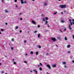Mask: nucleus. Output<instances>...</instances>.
Here are the masks:
<instances>
[{
	"mask_svg": "<svg viewBox=\"0 0 74 74\" xmlns=\"http://www.w3.org/2000/svg\"><path fill=\"white\" fill-rule=\"evenodd\" d=\"M60 6L61 8H66V5H61Z\"/></svg>",
	"mask_w": 74,
	"mask_h": 74,
	"instance_id": "obj_1",
	"label": "nucleus"
},
{
	"mask_svg": "<svg viewBox=\"0 0 74 74\" xmlns=\"http://www.w3.org/2000/svg\"><path fill=\"white\" fill-rule=\"evenodd\" d=\"M51 40H53L54 42H55V41H56V39L55 38H52Z\"/></svg>",
	"mask_w": 74,
	"mask_h": 74,
	"instance_id": "obj_2",
	"label": "nucleus"
},
{
	"mask_svg": "<svg viewBox=\"0 0 74 74\" xmlns=\"http://www.w3.org/2000/svg\"><path fill=\"white\" fill-rule=\"evenodd\" d=\"M69 21L70 22L69 23L71 24V26H72L73 24H72V23L71 22V19H69Z\"/></svg>",
	"mask_w": 74,
	"mask_h": 74,
	"instance_id": "obj_3",
	"label": "nucleus"
},
{
	"mask_svg": "<svg viewBox=\"0 0 74 74\" xmlns=\"http://www.w3.org/2000/svg\"><path fill=\"white\" fill-rule=\"evenodd\" d=\"M47 67H48L49 69H51V67L50 65H49V64H47Z\"/></svg>",
	"mask_w": 74,
	"mask_h": 74,
	"instance_id": "obj_4",
	"label": "nucleus"
},
{
	"mask_svg": "<svg viewBox=\"0 0 74 74\" xmlns=\"http://www.w3.org/2000/svg\"><path fill=\"white\" fill-rule=\"evenodd\" d=\"M32 23L33 24H36V23L35 22V21L33 20H32Z\"/></svg>",
	"mask_w": 74,
	"mask_h": 74,
	"instance_id": "obj_5",
	"label": "nucleus"
},
{
	"mask_svg": "<svg viewBox=\"0 0 74 74\" xmlns=\"http://www.w3.org/2000/svg\"><path fill=\"white\" fill-rule=\"evenodd\" d=\"M69 29L70 30H71V29H72L71 27V25H69Z\"/></svg>",
	"mask_w": 74,
	"mask_h": 74,
	"instance_id": "obj_6",
	"label": "nucleus"
},
{
	"mask_svg": "<svg viewBox=\"0 0 74 74\" xmlns=\"http://www.w3.org/2000/svg\"><path fill=\"white\" fill-rule=\"evenodd\" d=\"M44 5L45 6H47V3L45 2L44 3Z\"/></svg>",
	"mask_w": 74,
	"mask_h": 74,
	"instance_id": "obj_7",
	"label": "nucleus"
},
{
	"mask_svg": "<svg viewBox=\"0 0 74 74\" xmlns=\"http://www.w3.org/2000/svg\"><path fill=\"white\" fill-rule=\"evenodd\" d=\"M21 4H23L24 3V2H23V0H21Z\"/></svg>",
	"mask_w": 74,
	"mask_h": 74,
	"instance_id": "obj_8",
	"label": "nucleus"
},
{
	"mask_svg": "<svg viewBox=\"0 0 74 74\" xmlns=\"http://www.w3.org/2000/svg\"><path fill=\"white\" fill-rule=\"evenodd\" d=\"M53 67H56V64H55L54 65L52 66Z\"/></svg>",
	"mask_w": 74,
	"mask_h": 74,
	"instance_id": "obj_9",
	"label": "nucleus"
},
{
	"mask_svg": "<svg viewBox=\"0 0 74 74\" xmlns=\"http://www.w3.org/2000/svg\"><path fill=\"white\" fill-rule=\"evenodd\" d=\"M5 13H8V11H7V10H5Z\"/></svg>",
	"mask_w": 74,
	"mask_h": 74,
	"instance_id": "obj_10",
	"label": "nucleus"
},
{
	"mask_svg": "<svg viewBox=\"0 0 74 74\" xmlns=\"http://www.w3.org/2000/svg\"><path fill=\"white\" fill-rule=\"evenodd\" d=\"M45 19L44 18H42V21L43 22H45Z\"/></svg>",
	"mask_w": 74,
	"mask_h": 74,
	"instance_id": "obj_11",
	"label": "nucleus"
},
{
	"mask_svg": "<svg viewBox=\"0 0 74 74\" xmlns=\"http://www.w3.org/2000/svg\"><path fill=\"white\" fill-rule=\"evenodd\" d=\"M40 34H39L38 35V38H39V37H40Z\"/></svg>",
	"mask_w": 74,
	"mask_h": 74,
	"instance_id": "obj_12",
	"label": "nucleus"
},
{
	"mask_svg": "<svg viewBox=\"0 0 74 74\" xmlns=\"http://www.w3.org/2000/svg\"><path fill=\"white\" fill-rule=\"evenodd\" d=\"M66 63V62H62L63 64H65Z\"/></svg>",
	"mask_w": 74,
	"mask_h": 74,
	"instance_id": "obj_13",
	"label": "nucleus"
},
{
	"mask_svg": "<svg viewBox=\"0 0 74 74\" xmlns=\"http://www.w3.org/2000/svg\"><path fill=\"white\" fill-rule=\"evenodd\" d=\"M48 21H46L45 23V25H47V23H48Z\"/></svg>",
	"mask_w": 74,
	"mask_h": 74,
	"instance_id": "obj_14",
	"label": "nucleus"
},
{
	"mask_svg": "<svg viewBox=\"0 0 74 74\" xmlns=\"http://www.w3.org/2000/svg\"><path fill=\"white\" fill-rule=\"evenodd\" d=\"M48 17H46V18H45V20H46V21H48Z\"/></svg>",
	"mask_w": 74,
	"mask_h": 74,
	"instance_id": "obj_15",
	"label": "nucleus"
},
{
	"mask_svg": "<svg viewBox=\"0 0 74 74\" xmlns=\"http://www.w3.org/2000/svg\"><path fill=\"white\" fill-rule=\"evenodd\" d=\"M38 48H39V49H40V48H41V47L40 45H39L38 46Z\"/></svg>",
	"mask_w": 74,
	"mask_h": 74,
	"instance_id": "obj_16",
	"label": "nucleus"
},
{
	"mask_svg": "<svg viewBox=\"0 0 74 74\" xmlns=\"http://www.w3.org/2000/svg\"><path fill=\"white\" fill-rule=\"evenodd\" d=\"M57 38L59 40H60V37H59V36H58Z\"/></svg>",
	"mask_w": 74,
	"mask_h": 74,
	"instance_id": "obj_17",
	"label": "nucleus"
},
{
	"mask_svg": "<svg viewBox=\"0 0 74 74\" xmlns=\"http://www.w3.org/2000/svg\"><path fill=\"white\" fill-rule=\"evenodd\" d=\"M30 53H31V54H33V51H31V52H30Z\"/></svg>",
	"mask_w": 74,
	"mask_h": 74,
	"instance_id": "obj_18",
	"label": "nucleus"
},
{
	"mask_svg": "<svg viewBox=\"0 0 74 74\" xmlns=\"http://www.w3.org/2000/svg\"><path fill=\"white\" fill-rule=\"evenodd\" d=\"M70 45H68L67 46V48H70Z\"/></svg>",
	"mask_w": 74,
	"mask_h": 74,
	"instance_id": "obj_19",
	"label": "nucleus"
},
{
	"mask_svg": "<svg viewBox=\"0 0 74 74\" xmlns=\"http://www.w3.org/2000/svg\"><path fill=\"white\" fill-rule=\"evenodd\" d=\"M65 40H67V38H66V36L65 37Z\"/></svg>",
	"mask_w": 74,
	"mask_h": 74,
	"instance_id": "obj_20",
	"label": "nucleus"
},
{
	"mask_svg": "<svg viewBox=\"0 0 74 74\" xmlns=\"http://www.w3.org/2000/svg\"><path fill=\"white\" fill-rule=\"evenodd\" d=\"M39 64L40 65V66H42V64L41 63H40Z\"/></svg>",
	"mask_w": 74,
	"mask_h": 74,
	"instance_id": "obj_21",
	"label": "nucleus"
},
{
	"mask_svg": "<svg viewBox=\"0 0 74 74\" xmlns=\"http://www.w3.org/2000/svg\"><path fill=\"white\" fill-rule=\"evenodd\" d=\"M38 52H36V55H38Z\"/></svg>",
	"mask_w": 74,
	"mask_h": 74,
	"instance_id": "obj_22",
	"label": "nucleus"
},
{
	"mask_svg": "<svg viewBox=\"0 0 74 74\" xmlns=\"http://www.w3.org/2000/svg\"><path fill=\"white\" fill-rule=\"evenodd\" d=\"M39 70L40 71H42V68H39Z\"/></svg>",
	"mask_w": 74,
	"mask_h": 74,
	"instance_id": "obj_23",
	"label": "nucleus"
},
{
	"mask_svg": "<svg viewBox=\"0 0 74 74\" xmlns=\"http://www.w3.org/2000/svg\"><path fill=\"white\" fill-rule=\"evenodd\" d=\"M61 22H62V23H64V21L63 20H61Z\"/></svg>",
	"mask_w": 74,
	"mask_h": 74,
	"instance_id": "obj_24",
	"label": "nucleus"
},
{
	"mask_svg": "<svg viewBox=\"0 0 74 74\" xmlns=\"http://www.w3.org/2000/svg\"><path fill=\"white\" fill-rule=\"evenodd\" d=\"M37 31H35L34 32V33H37Z\"/></svg>",
	"mask_w": 74,
	"mask_h": 74,
	"instance_id": "obj_25",
	"label": "nucleus"
},
{
	"mask_svg": "<svg viewBox=\"0 0 74 74\" xmlns=\"http://www.w3.org/2000/svg\"><path fill=\"white\" fill-rule=\"evenodd\" d=\"M1 31L2 32H3L4 31V29H1Z\"/></svg>",
	"mask_w": 74,
	"mask_h": 74,
	"instance_id": "obj_26",
	"label": "nucleus"
},
{
	"mask_svg": "<svg viewBox=\"0 0 74 74\" xmlns=\"http://www.w3.org/2000/svg\"><path fill=\"white\" fill-rule=\"evenodd\" d=\"M16 29H18V27L16 26Z\"/></svg>",
	"mask_w": 74,
	"mask_h": 74,
	"instance_id": "obj_27",
	"label": "nucleus"
},
{
	"mask_svg": "<svg viewBox=\"0 0 74 74\" xmlns=\"http://www.w3.org/2000/svg\"><path fill=\"white\" fill-rule=\"evenodd\" d=\"M11 48V49H12V50H14V47H12Z\"/></svg>",
	"mask_w": 74,
	"mask_h": 74,
	"instance_id": "obj_28",
	"label": "nucleus"
},
{
	"mask_svg": "<svg viewBox=\"0 0 74 74\" xmlns=\"http://www.w3.org/2000/svg\"><path fill=\"white\" fill-rule=\"evenodd\" d=\"M56 14H57V12H56L55 13H54V15H56Z\"/></svg>",
	"mask_w": 74,
	"mask_h": 74,
	"instance_id": "obj_29",
	"label": "nucleus"
},
{
	"mask_svg": "<svg viewBox=\"0 0 74 74\" xmlns=\"http://www.w3.org/2000/svg\"><path fill=\"white\" fill-rule=\"evenodd\" d=\"M40 27V25H38V28H39V27Z\"/></svg>",
	"mask_w": 74,
	"mask_h": 74,
	"instance_id": "obj_30",
	"label": "nucleus"
},
{
	"mask_svg": "<svg viewBox=\"0 0 74 74\" xmlns=\"http://www.w3.org/2000/svg\"><path fill=\"white\" fill-rule=\"evenodd\" d=\"M64 67L65 68H66V69H67V66H64Z\"/></svg>",
	"mask_w": 74,
	"mask_h": 74,
	"instance_id": "obj_31",
	"label": "nucleus"
},
{
	"mask_svg": "<svg viewBox=\"0 0 74 74\" xmlns=\"http://www.w3.org/2000/svg\"><path fill=\"white\" fill-rule=\"evenodd\" d=\"M12 41H14V39L13 38L12 39Z\"/></svg>",
	"mask_w": 74,
	"mask_h": 74,
	"instance_id": "obj_32",
	"label": "nucleus"
},
{
	"mask_svg": "<svg viewBox=\"0 0 74 74\" xmlns=\"http://www.w3.org/2000/svg\"><path fill=\"white\" fill-rule=\"evenodd\" d=\"M72 21L73 22H74V19H72Z\"/></svg>",
	"mask_w": 74,
	"mask_h": 74,
	"instance_id": "obj_33",
	"label": "nucleus"
},
{
	"mask_svg": "<svg viewBox=\"0 0 74 74\" xmlns=\"http://www.w3.org/2000/svg\"><path fill=\"white\" fill-rule=\"evenodd\" d=\"M24 63H27V62L26 61H24Z\"/></svg>",
	"mask_w": 74,
	"mask_h": 74,
	"instance_id": "obj_34",
	"label": "nucleus"
},
{
	"mask_svg": "<svg viewBox=\"0 0 74 74\" xmlns=\"http://www.w3.org/2000/svg\"><path fill=\"white\" fill-rule=\"evenodd\" d=\"M46 55H49V53H46Z\"/></svg>",
	"mask_w": 74,
	"mask_h": 74,
	"instance_id": "obj_35",
	"label": "nucleus"
},
{
	"mask_svg": "<svg viewBox=\"0 0 74 74\" xmlns=\"http://www.w3.org/2000/svg\"><path fill=\"white\" fill-rule=\"evenodd\" d=\"M14 64H16V62H14Z\"/></svg>",
	"mask_w": 74,
	"mask_h": 74,
	"instance_id": "obj_36",
	"label": "nucleus"
},
{
	"mask_svg": "<svg viewBox=\"0 0 74 74\" xmlns=\"http://www.w3.org/2000/svg\"><path fill=\"white\" fill-rule=\"evenodd\" d=\"M72 24L74 25V22H73L72 23Z\"/></svg>",
	"mask_w": 74,
	"mask_h": 74,
	"instance_id": "obj_37",
	"label": "nucleus"
},
{
	"mask_svg": "<svg viewBox=\"0 0 74 74\" xmlns=\"http://www.w3.org/2000/svg\"><path fill=\"white\" fill-rule=\"evenodd\" d=\"M64 12H66V13L67 12V11H66V10L64 11Z\"/></svg>",
	"mask_w": 74,
	"mask_h": 74,
	"instance_id": "obj_38",
	"label": "nucleus"
},
{
	"mask_svg": "<svg viewBox=\"0 0 74 74\" xmlns=\"http://www.w3.org/2000/svg\"><path fill=\"white\" fill-rule=\"evenodd\" d=\"M60 31L61 32H62V30H61L60 29Z\"/></svg>",
	"mask_w": 74,
	"mask_h": 74,
	"instance_id": "obj_39",
	"label": "nucleus"
},
{
	"mask_svg": "<svg viewBox=\"0 0 74 74\" xmlns=\"http://www.w3.org/2000/svg\"><path fill=\"white\" fill-rule=\"evenodd\" d=\"M1 73H4V71H2L1 72Z\"/></svg>",
	"mask_w": 74,
	"mask_h": 74,
	"instance_id": "obj_40",
	"label": "nucleus"
},
{
	"mask_svg": "<svg viewBox=\"0 0 74 74\" xmlns=\"http://www.w3.org/2000/svg\"><path fill=\"white\" fill-rule=\"evenodd\" d=\"M15 3L17 2V0H15Z\"/></svg>",
	"mask_w": 74,
	"mask_h": 74,
	"instance_id": "obj_41",
	"label": "nucleus"
},
{
	"mask_svg": "<svg viewBox=\"0 0 74 74\" xmlns=\"http://www.w3.org/2000/svg\"><path fill=\"white\" fill-rule=\"evenodd\" d=\"M35 72H36V74H37V71H35Z\"/></svg>",
	"mask_w": 74,
	"mask_h": 74,
	"instance_id": "obj_42",
	"label": "nucleus"
},
{
	"mask_svg": "<svg viewBox=\"0 0 74 74\" xmlns=\"http://www.w3.org/2000/svg\"><path fill=\"white\" fill-rule=\"evenodd\" d=\"M24 3H26V1H25L24 2Z\"/></svg>",
	"mask_w": 74,
	"mask_h": 74,
	"instance_id": "obj_43",
	"label": "nucleus"
},
{
	"mask_svg": "<svg viewBox=\"0 0 74 74\" xmlns=\"http://www.w3.org/2000/svg\"><path fill=\"white\" fill-rule=\"evenodd\" d=\"M68 53H70V51H68Z\"/></svg>",
	"mask_w": 74,
	"mask_h": 74,
	"instance_id": "obj_44",
	"label": "nucleus"
},
{
	"mask_svg": "<svg viewBox=\"0 0 74 74\" xmlns=\"http://www.w3.org/2000/svg\"><path fill=\"white\" fill-rule=\"evenodd\" d=\"M20 33H22V30H20Z\"/></svg>",
	"mask_w": 74,
	"mask_h": 74,
	"instance_id": "obj_45",
	"label": "nucleus"
},
{
	"mask_svg": "<svg viewBox=\"0 0 74 74\" xmlns=\"http://www.w3.org/2000/svg\"><path fill=\"white\" fill-rule=\"evenodd\" d=\"M24 42L25 43H26V41L25 40V41H24Z\"/></svg>",
	"mask_w": 74,
	"mask_h": 74,
	"instance_id": "obj_46",
	"label": "nucleus"
},
{
	"mask_svg": "<svg viewBox=\"0 0 74 74\" xmlns=\"http://www.w3.org/2000/svg\"><path fill=\"white\" fill-rule=\"evenodd\" d=\"M21 15H22V14L20 13V14H19V15H20V16H21Z\"/></svg>",
	"mask_w": 74,
	"mask_h": 74,
	"instance_id": "obj_47",
	"label": "nucleus"
},
{
	"mask_svg": "<svg viewBox=\"0 0 74 74\" xmlns=\"http://www.w3.org/2000/svg\"><path fill=\"white\" fill-rule=\"evenodd\" d=\"M33 71H36V70H34Z\"/></svg>",
	"mask_w": 74,
	"mask_h": 74,
	"instance_id": "obj_48",
	"label": "nucleus"
},
{
	"mask_svg": "<svg viewBox=\"0 0 74 74\" xmlns=\"http://www.w3.org/2000/svg\"><path fill=\"white\" fill-rule=\"evenodd\" d=\"M5 25H7V23H5Z\"/></svg>",
	"mask_w": 74,
	"mask_h": 74,
	"instance_id": "obj_49",
	"label": "nucleus"
},
{
	"mask_svg": "<svg viewBox=\"0 0 74 74\" xmlns=\"http://www.w3.org/2000/svg\"><path fill=\"white\" fill-rule=\"evenodd\" d=\"M20 20H22V18H20Z\"/></svg>",
	"mask_w": 74,
	"mask_h": 74,
	"instance_id": "obj_50",
	"label": "nucleus"
},
{
	"mask_svg": "<svg viewBox=\"0 0 74 74\" xmlns=\"http://www.w3.org/2000/svg\"><path fill=\"white\" fill-rule=\"evenodd\" d=\"M64 31H65V30H66V29H64Z\"/></svg>",
	"mask_w": 74,
	"mask_h": 74,
	"instance_id": "obj_51",
	"label": "nucleus"
},
{
	"mask_svg": "<svg viewBox=\"0 0 74 74\" xmlns=\"http://www.w3.org/2000/svg\"><path fill=\"white\" fill-rule=\"evenodd\" d=\"M72 62H73V63H74V60H73Z\"/></svg>",
	"mask_w": 74,
	"mask_h": 74,
	"instance_id": "obj_52",
	"label": "nucleus"
},
{
	"mask_svg": "<svg viewBox=\"0 0 74 74\" xmlns=\"http://www.w3.org/2000/svg\"><path fill=\"white\" fill-rule=\"evenodd\" d=\"M3 1H4V0H2L1 1L2 2H3Z\"/></svg>",
	"mask_w": 74,
	"mask_h": 74,
	"instance_id": "obj_53",
	"label": "nucleus"
},
{
	"mask_svg": "<svg viewBox=\"0 0 74 74\" xmlns=\"http://www.w3.org/2000/svg\"><path fill=\"white\" fill-rule=\"evenodd\" d=\"M43 14H42L41 15V16H43Z\"/></svg>",
	"mask_w": 74,
	"mask_h": 74,
	"instance_id": "obj_54",
	"label": "nucleus"
},
{
	"mask_svg": "<svg viewBox=\"0 0 74 74\" xmlns=\"http://www.w3.org/2000/svg\"><path fill=\"white\" fill-rule=\"evenodd\" d=\"M47 25L48 26V27H50L49 26V24H48Z\"/></svg>",
	"mask_w": 74,
	"mask_h": 74,
	"instance_id": "obj_55",
	"label": "nucleus"
},
{
	"mask_svg": "<svg viewBox=\"0 0 74 74\" xmlns=\"http://www.w3.org/2000/svg\"><path fill=\"white\" fill-rule=\"evenodd\" d=\"M1 63H0V66H1Z\"/></svg>",
	"mask_w": 74,
	"mask_h": 74,
	"instance_id": "obj_56",
	"label": "nucleus"
},
{
	"mask_svg": "<svg viewBox=\"0 0 74 74\" xmlns=\"http://www.w3.org/2000/svg\"><path fill=\"white\" fill-rule=\"evenodd\" d=\"M61 14H63V12H62L61 13Z\"/></svg>",
	"mask_w": 74,
	"mask_h": 74,
	"instance_id": "obj_57",
	"label": "nucleus"
},
{
	"mask_svg": "<svg viewBox=\"0 0 74 74\" xmlns=\"http://www.w3.org/2000/svg\"><path fill=\"white\" fill-rule=\"evenodd\" d=\"M58 1H61V0H58Z\"/></svg>",
	"mask_w": 74,
	"mask_h": 74,
	"instance_id": "obj_58",
	"label": "nucleus"
},
{
	"mask_svg": "<svg viewBox=\"0 0 74 74\" xmlns=\"http://www.w3.org/2000/svg\"><path fill=\"white\" fill-rule=\"evenodd\" d=\"M0 34H1V31H0Z\"/></svg>",
	"mask_w": 74,
	"mask_h": 74,
	"instance_id": "obj_59",
	"label": "nucleus"
},
{
	"mask_svg": "<svg viewBox=\"0 0 74 74\" xmlns=\"http://www.w3.org/2000/svg\"><path fill=\"white\" fill-rule=\"evenodd\" d=\"M56 47H58V46L57 45H56Z\"/></svg>",
	"mask_w": 74,
	"mask_h": 74,
	"instance_id": "obj_60",
	"label": "nucleus"
},
{
	"mask_svg": "<svg viewBox=\"0 0 74 74\" xmlns=\"http://www.w3.org/2000/svg\"><path fill=\"white\" fill-rule=\"evenodd\" d=\"M40 65H38V67H40Z\"/></svg>",
	"mask_w": 74,
	"mask_h": 74,
	"instance_id": "obj_61",
	"label": "nucleus"
},
{
	"mask_svg": "<svg viewBox=\"0 0 74 74\" xmlns=\"http://www.w3.org/2000/svg\"><path fill=\"white\" fill-rule=\"evenodd\" d=\"M46 73H47V74H49L48 73V72H47Z\"/></svg>",
	"mask_w": 74,
	"mask_h": 74,
	"instance_id": "obj_62",
	"label": "nucleus"
},
{
	"mask_svg": "<svg viewBox=\"0 0 74 74\" xmlns=\"http://www.w3.org/2000/svg\"><path fill=\"white\" fill-rule=\"evenodd\" d=\"M31 73H32V71H31Z\"/></svg>",
	"mask_w": 74,
	"mask_h": 74,
	"instance_id": "obj_63",
	"label": "nucleus"
},
{
	"mask_svg": "<svg viewBox=\"0 0 74 74\" xmlns=\"http://www.w3.org/2000/svg\"><path fill=\"white\" fill-rule=\"evenodd\" d=\"M16 7H18V6H17V5L16 6Z\"/></svg>",
	"mask_w": 74,
	"mask_h": 74,
	"instance_id": "obj_64",
	"label": "nucleus"
}]
</instances>
